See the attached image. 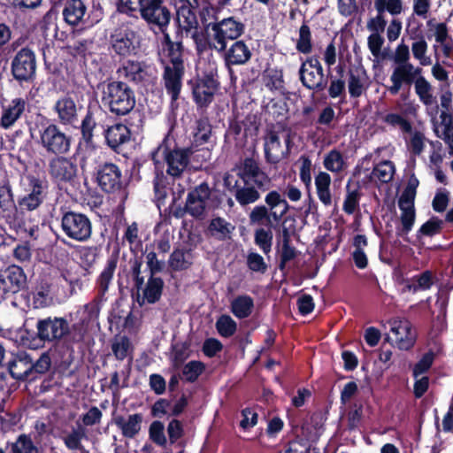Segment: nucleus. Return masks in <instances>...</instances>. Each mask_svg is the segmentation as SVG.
Instances as JSON below:
<instances>
[{
	"label": "nucleus",
	"instance_id": "f257e3e1",
	"mask_svg": "<svg viewBox=\"0 0 453 453\" xmlns=\"http://www.w3.org/2000/svg\"><path fill=\"white\" fill-rule=\"evenodd\" d=\"M165 66L164 84L172 100L179 97L181 88V80L184 73L183 47L180 42H174L168 34H164L162 50L159 54Z\"/></svg>",
	"mask_w": 453,
	"mask_h": 453
},
{
	"label": "nucleus",
	"instance_id": "f03ea898",
	"mask_svg": "<svg viewBox=\"0 0 453 453\" xmlns=\"http://www.w3.org/2000/svg\"><path fill=\"white\" fill-rule=\"evenodd\" d=\"M0 219L23 237H34L38 230L25 213L19 211L11 188L4 186H0Z\"/></svg>",
	"mask_w": 453,
	"mask_h": 453
},
{
	"label": "nucleus",
	"instance_id": "7ed1b4c3",
	"mask_svg": "<svg viewBox=\"0 0 453 453\" xmlns=\"http://www.w3.org/2000/svg\"><path fill=\"white\" fill-rule=\"evenodd\" d=\"M102 103L116 115L129 113L135 105V96L131 88L122 81H111L102 85Z\"/></svg>",
	"mask_w": 453,
	"mask_h": 453
},
{
	"label": "nucleus",
	"instance_id": "20e7f679",
	"mask_svg": "<svg viewBox=\"0 0 453 453\" xmlns=\"http://www.w3.org/2000/svg\"><path fill=\"white\" fill-rule=\"evenodd\" d=\"M191 149L168 150L165 142L160 144L152 154L156 173L163 174L166 166V173L173 178H178L187 169Z\"/></svg>",
	"mask_w": 453,
	"mask_h": 453
},
{
	"label": "nucleus",
	"instance_id": "39448f33",
	"mask_svg": "<svg viewBox=\"0 0 453 453\" xmlns=\"http://www.w3.org/2000/svg\"><path fill=\"white\" fill-rule=\"evenodd\" d=\"M244 31V25L233 17L223 19L210 25L209 43L219 52L225 51L227 41L235 40Z\"/></svg>",
	"mask_w": 453,
	"mask_h": 453
},
{
	"label": "nucleus",
	"instance_id": "423d86ee",
	"mask_svg": "<svg viewBox=\"0 0 453 453\" xmlns=\"http://www.w3.org/2000/svg\"><path fill=\"white\" fill-rule=\"evenodd\" d=\"M291 136L288 130H269L264 137L265 159L270 164H278L290 152Z\"/></svg>",
	"mask_w": 453,
	"mask_h": 453
},
{
	"label": "nucleus",
	"instance_id": "0eeeda50",
	"mask_svg": "<svg viewBox=\"0 0 453 453\" xmlns=\"http://www.w3.org/2000/svg\"><path fill=\"white\" fill-rule=\"evenodd\" d=\"M38 142L48 153L54 155L65 154L71 147L70 137L55 124L41 127Z\"/></svg>",
	"mask_w": 453,
	"mask_h": 453
},
{
	"label": "nucleus",
	"instance_id": "6e6552de",
	"mask_svg": "<svg viewBox=\"0 0 453 453\" xmlns=\"http://www.w3.org/2000/svg\"><path fill=\"white\" fill-rule=\"evenodd\" d=\"M141 12L142 18L163 34L168 27L172 13L163 0H144Z\"/></svg>",
	"mask_w": 453,
	"mask_h": 453
},
{
	"label": "nucleus",
	"instance_id": "1a4fd4ad",
	"mask_svg": "<svg viewBox=\"0 0 453 453\" xmlns=\"http://www.w3.org/2000/svg\"><path fill=\"white\" fill-rule=\"evenodd\" d=\"M61 226L69 238L78 242L87 241L92 233L90 220L81 213L66 212L62 218Z\"/></svg>",
	"mask_w": 453,
	"mask_h": 453
},
{
	"label": "nucleus",
	"instance_id": "9d476101",
	"mask_svg": "<svg viewBox=\"0 0 453 453\" xmlns=\"http://www.w3.org/2000/svg\"><path fill=\"white\" fill-rule=\"evenodd\" d=\"M27 183L25 194L18 199L19 211H32L36 210L43 202L46 196V184L35 176L27 178Z\"/></svg>",
	"mask_w": 453,
	"mask_h": 453
},
{
	"label": "nucleus",
	"instance_id": "9b49d317",
	"mask_svg": "<svg viewBox=\"0 0 453 453\" xmlns=\"http://www.w3.org/2000/svg\"><path fill=\"white\" fill-rule=\"evenodd\" d=\"M211 204V188L206 183H201L188 194L185 211L194 218L203 219Z\"/></svg>",
	"mask_w": 453,
	"mask_h": 453
},
{
	"label": "nucleus",
	"instance_id": "f8f14e48",
	"mask_svg": "<svg viewBox=\"0 0 453 453\" xmlns=\"http://www.w3.org/2000/svg\"><path fill=\"white\" fill-rule=\"evenodd\" d=\"M300 80L311 90H323L326 86L323 67L316 58H307L299 69Z\"/></svg>",
	"mask_w": 453,
	"mask_h": 453
},
{
	"label": "nucleus",
	"instance_id": "ddd939ff",
	"mask_svg": "<svg viewBox=\"0 0 453 453\" xmlns=\"http://www.w3.org/2000/svg\"><path fill=\"white\" fill-rule=\"evenodd\" d=\"M111 45L116 54L128 57L136 53L139 47L138 36L133 29L123 26L111 34Z\"/></svg>",
	"mask_w": 453,
	"mask_h": 453
},
{
	"label": "nucleus",
	"instance_id": "4468645a",
	"mask_svg": "<svg viewBox=\"0 0 453 453\" xmlns=\"http://www.w3.org/2000/svg\"><path fill=\"white\" fill-rule=\"evenodd\" d=\"M36 68L35 53L27 48L21 49L12 62L13 77L19 81H27L33 78Z\"/></svg>",
	"mask_w": 453,
	"mask_h": 453
},
{
	"label": "nucleus",
	"instance_id": "2eb2a0df",
	"mask_svg": "<svg viewBox=\"0 0 453 453\" xmlns=\"http://www.w3.org/2000/svg\"><path fill=\"white\" fill-rule=\"evenodd\" d=\"M390 333L395 346L403 350L410 349L415 343L416 334L411 322L405 319L394 318L388 320Z\"/></svg>",
	"mask_w": 453,
	"mask_h": 453
},
{
	"label": "nucleus",
	"instance_id": "dca6fc26",
	"mask_svg": "<svg viewBox=\"0 0 453 453\" xmlns=\"http://www.w3.org/2000/svg\"><path fill=\"white\" fill-rule=\"evenodd\" d=\"M37 334L41 340L52 342L69 333V324L63 318H47L37 322Z\"/></svg>",
	"mask_w": 453,
	"mask_h": 453
},
{
	"label": "nucleus",
	"instance_id": "f3484780",
	"mask_svg": "<svg viewBox=\"0 0 453 453\" xmlns=\"http://www.w3.org/2000/svg\"><path fill=\"white\" fill-rule=\"evenodd\" d=\"M422 69L413 65H395L389 77L391 85L388 90L391 95H396L403 85H411L421 74Z\"/></svg>",
	"mask_w": 453,
	"mask_h": 453
},
{
	"label": "nucleus",
	"instance_id": "a211bd4d",
	"mask_svg": "<svg viewBox=\"0 0 453 453\" xmlns=\"http://www.w3.org/2000/svg\"><path fill=\"white\" fill-rule=\"evenodd\" d=\"M214 68H211L210 73L199 78L193 88L194 98L200 106H204L211 103L218 88V81L214 77Z\"/></svg>",
	"mask_w": 453,
	"mask_h": 453
},
{
	"label": "nucleus",
	"instance_id": "6ab92c4d",
	"mask_svg": "<svg viewBox=\"0 0 453 453\" xmlns=\"http://www.w3.org/2000/svg\"><path fill=\"white\" fill-rule=\"evenodd\" d=\"M27 282V277L21 267L11 265L0 273V289L4 293H16Z\"/></svg>",
	"mask_w": 453,
	"mask_h": 453
},
{
	"label": "nucleus",
	"instance_id": "aec40b11",
	"mask_svg": "<svg viewBox=\"0 0 453 453\" xmlns=\"http://www.w3.org/2000/svg\"><path fill=\"white\" fill-rule=\"evenodd\" d=\"M193 7L182 5L177 11V23L182 36L191 37L197 42L200 35L198 32V21Z\"/></svg>",
	"mask_w": 453,
	"mask_h": 453
},
{
	"label": "nucleus",
	"instance_id": "412c9836",
	"mask_svg": "<svg viewBox=\"0 0 453 453\" xmlns=\"http://www.w3.org/2000/svg\"><path fill=\"white\" fill-rule=\"evenodd\" d=\"M50 174L56 181H71L76 175L77 166L71 159L58 157L50 161Z\"/></svg>",
	"mask_w": 453,
	"mask_h": 453
},
{
	"label": "nucleus",
	"instance_id": "4be33fe9",
	"mask_svg": "<svg viewBox=\"0 0 453 453\" xmlns=\"http://www.w3.org/2000/svg\"><path fill=\"white\" fill-rule=\"evenodd\" d=\"M398 206L401 211V226L397 228V234L403 236L411 231L415 222L416 213L414 201H411V196H401L398 201Z\"/></svg>",
	"mask_w": 453,
	"mask_h": 453
},
{
	"label": "nucleus",
	"instance_id": "5701e85b",
	"mask_svg": "<svg viewBox=\"0 0 453 453\" xmlns=\"http://www.w3.org/2000/svg\"><path fill=\"white\" fill-rule=\"evenodd\" d=\"M121 173L114 164H105L97 172V182L103 190L111 192L120 187Z\"/></svg>",
	"mask_w": 453,
	"mask_h": 453
},
{
	"label": "nucleus",
	"instance_id": "b1692460",
	"mask_svg": "<svg viewBox=\"0 0 453 453\" xmlns=\"http://www.w3.org/2000/svg\"><path fill=\"white\" fill-rule=\"evenodd\" d=\"M241 178L243 182H253L258 188H263L264 190L268 188L270 182L268 176L250 158L244 160Z\"/></svg>",
	"mask_w": 453,
	"mask_h": 453
},
{
	"label": "nucleus",
	"instance_id": "393cba45",
	"mask_svg": "<svg viewBox=\"0 0 453 453\" xmlns=\"http://www.w3.org/2000/svg\"><path fill=\"white\" fill-rule=\"evenodd\" d=\"M54 111L63 125H72L77 120L78 107L74 100L69 96L59 98L55 103Z\"/></svg>",
	"mask_w": 453,
	"mask_h": 453
},
{
	"label": "nucleus",
	"instance_id": "a878e982",
	"mask_svg": "<svg viewBox=\"0 0 453 453\" xmlns=\"http://www.w3.org/2000/svg\"><path fill=\"white\" fill-rule=\"evenodd\" d=\"M164 281L157 277H150L147 283L142 286L138 291V303L140 305L145 303H155L157 302L162 295Z\"/></svg>",
	"mask_w": 453,
	"mask_h": 453
},
{
	"label": "nucleus",
	"instance_id": "bb28decb",
	"mask_svg": "<svg viewBox=\"0 0 453 453\" xmlns=\"http://www.w3.org/2000/svg\"><path fill=\"white\" fill-rule=\"evenodd\" d=\"M113 420L124 437L134 438L142 429L143 417L141 413H134L127 417L117 416Z\"/></svg>",
	"mask_w": 453,
	"mask_h": 453
},
{
	"label": "nucleus",
	"instance_id": "cd10ccee",
	"mask_svg": "<svg viewBox=\"0 0 453 453\" xmlns=\"http://www.w3.org/2000/svg\"><path fill=\"white\" fill-rule=\"evenodd\" d=\"M86 13L87 6L82 0H69L63 10L64 19L73 27L84 24Z\"/></svg>",
	"mask_w": 453,
	"mask_h": 453
},
{
	"label": "nucleus",
	"instance_id": "c85d7f7f",
	"mask_svg": "<svg viewBox=\"0 0 453 453\" xmlns=\"http://www.w3.org/2000/svg\"><path fill=\"white\" fill-rule=\"evenodd\" d=\"M368 87V76L363 67H353L349 70L348 81L349 93L351 97H359Z\"/></svg>",
	"mask_w": 453,
	"mask_h": 453
},
{
	"label": "nucleus",
	"instance_id": "c756f323",
	"mask_svg": "<svg viewBox=\"0 0 453 453\" xmlns=\"http://www.w3.org/2000/svg\"><path fill=\"white\" fill-rule=\"evenodd\" d=\"M395 173V164L390 160H382L373 166L369 175L370 180L376 186L390 182Z\"/></svg>",
	"mask_w": 453,
	"mask_h": 453
},
{
	"label": "nucleus",
	"instance_id": "7c9ffc66",
	"mask_svg": "<svg viewBox=\"0 0 453 453\" xmlns=\"http://www.w3.org/2000/svg\"><path fill=\"white\" fill-rule=\"evenodd\" d=\"M316 194L319 200L325 207H330L333 204V195L331 192L332 179L329 173L319 172L315 176Z\"/></svg>",
	"mask_w": 453,
	"mask_h": 453
},
{
	"label": "nucleus",
	"instance_id": "2f4dec72",
	"mask_svg": "<svg viewBox=\"0 0 453 453\" xmlns=\"http://www.w3.org/2000/svg\"><path fill=\"white\" fill-rule=\"evenodd\" d=\"M104 136L107 144L115 150L120 145L129 142L131 133L126 125L118 123L109 127L105 130Z\"/></svg>",
	"mask_w": 453,
	"mask_h": 453
},
{
	"label": "nucleus",
	"instance_id": "473e14b6",
	"mask_svg": "<svg viewBox=\"0 0 453 453\" xmlns=\"http://www.w3.org/2000/svg\"><path fill=\"white\" fill-rule=\"evenodd\" d=\"M266 204L269 207V211L273 216V219L275 222L280 220V219L288 212L289 205L288 202L281 197L278 191H270L265 198Z\"/></svg>",
	"mask_w": 453,
	"mask_h": 453
},
{
	"label": "nucleus",
	"instance_id": "72a5a7b5",
	"mask_svg": "<svg viewBox=\"0 0 453 453\" xmlns=\"http://www.w3.org/2000/svg\"><path fill=\"white\" fill-rule=\"evenodd\" d=\"M250 57V50L243 41L235 42L226 52V61L231 65H243Z\"/></svg>",
	"mask_w": 453,
	"mask_h": 453
},
{
	"label": "nucleus",
	"instance_id": "f704fd0d",
	"mask_svg": "<svg viewBox=\"0 0 453 453\" xmlns=\"http://www.w3.org/2000/svg\"><path fill=\"white\" fill-rule=\"evenodd\" d=\"M415 93L419 101L426 107L436 104V97L434 95V88L430 82L421 74L414 81Z\"/></svg>",
	"mask_w": 453,
	"mask_h": 453
},
{
	"label": "nucleus",
	"instance_id": "c9c22d12",
	"mask_svg": "<svg viewBox=\"0 0 453 453\" xmlns=\"http://www.w3.org/2000/svg\"><path fill=\"white\" fill-rule=\"evenodd\" d=\"M258 189L253 182H243V185L236 187L234 197L242 206L254 203L260 198Z\"/></svg>",
	"mask_w": 453,
	"mask_h": 453
},
{
	"label": "nucleus",
	"instance_id": "e433bc0d",
	"mask_svg": "<svg viewBox=\"0 0 453 453\" xmlns=\"http://www.w3.org/2000/svg\"><path fill=\"white\" fill-rule=\"evenodd\" d=\"M26 103L21 98H15L3 111L0 124L4 128L12 127L21 116L25 110Z\"/></svg>",
	"mask_w": 453,
	"mask_h": 453
},
{
	"label": "nucleus",
	"instance_id": "4c0bfd02",
	"mask_svg": "<svg viewBox=\"0 0 453 453\" xmlns=\"http://www.w3.org/2000/svg\"><path fill=\"white\" fill-rule=\"evenodd\" d=\"M8 368L11 375L17 380L26 379L33 369V363L22 354L10 361Z\"/></svg>",
	"mask_w": 453,
	"mask_h": 453
},
{
	"label": "nucleus",
	"instance_id": "58836bf2",
	"mask_svg": "<svg viewBox=\"0 0 453 453\" xmlns=\"http://www.w3.org/2000/svg\"><path fill=\"white\" fill-rule=\"evenodd\" d=\"M323 165L333 173H341L347 169L348 163L342 153L334 149L325 155Z\"/></svg>",
	"mask_w": 453,
	"mask_h": 453
},
{
	"label": "nucleus",
	"instance_id": "ea45409f",
	"mask_svg": "<svg viewBox=\"0 0 453 453\" xmlns=\"http://www.w3.org/2000/svg\"><path fill=\"white\" fill-rule=\"evenodd\" d=\"M230 307L232 313L236 318L245 319L252 313L254 302L250 296L242 295L232 300Z\"/></svg>",
	"mask_w": 453,
	"mask_h": 453
},
{
	"label": "nucleus",
	"instance_id": "a19ab883",
	"mask_svg": "<svg viewBox=\"0 0 453 453\" xmlns=\"http://www.w3.org/2000/svg\"><path fill=\"white\" fill-rule=\"evenodd\" d=\"M87 439V429L80 424L73 427L72 431L65 434L63 437L65 446L70 450H81L83 446L81 441Z\"/></svg>",
	"mask_w": 453,
	"mask_h": 453
},
{
	"label": "nucleus",
	"instance_id": "79ce46f5",
	"mask_svg": "<svg viewBox=\"0 0 453 453\" xmlns=\"http://www.w3.org/2000/svg\"><path fill=\"white\" fill-rule=\"evenodd\" d=\"M374 8L378 13H388L394 18L404 11L403 0H374Z\"/></svg>",
	"mask_w": 453,
	"mask_h": 453
},
{
	"label": "nucleus",
	"instance_id": "37998d69",
	"mask_svg": "<svg viewBox=\"0 0 453 453\" xmlns=\"http://www.w3.org/2000/svg\"><path fill=\"white\" fill-rule=\"evenodd\" d=\"M234 226L222 218L212 219L209 225V231L218 239L224 240L230 236Z\"/></svg>",
	"mask_w": 453,
	"mask_h": 453
},
{
	"label": "nucleus",
	"instance_id": "c03bdc74",
	"mask_svg": "<svg viewBox=\"0 0 453 453\" xmlns=\"http://www.w3.org/2000/svg\"><path fill=\"white\" fill-rule=\"evenodd\" d=\"M12 453H39L30 436L20 434L15 441L9 444Z\"/></svg>",
	"mask_w": 453,
	"mask_h": 453
},
{
	"label": "nucleus",
	"instance_id": "a18cd8bd",
	"mask_svg": "<svg viewBox=\"0 0 453 453\" xmlns=\"http://www.w3.org/2000/svg\"><path fill=\"white\" fill-rule=\"evenodd\" d=\"M111 350L118 360H124L132 352V344L126 336H116L111 342Z\"/></svg>",
	"mask_w": 453,
	"mask_h": 453
},
{
	"label": "nucleus",
	"instance_id": "49530a36",
	"mask_svg": "<svg viewBox=\"0 0 453 453\" xmlns=\"http://www.w3.org/2000/svg\"><path fill=\"white\" fill-rule=\"evenodd\" d=\"M117 268V258L108 259L106 265L100 273L97 282L102 294H104L108 288L111 281L112 280L114 272Z\"/></svg>",
	"mask_w": 453,
	"mask_h": 453
},
{
	"label": "nucleus",
	"instance_id": "de8ad7c7",
	"mask_svg": "<svg viewBox=\"0 0 453 453\" xmlns=\"http://www.w3.org/2000/svg\"><path fill=\"white\" fill-rule=\"evenodd\" d=\"M434 284V276L432 272L425 271L421 274L411 279V282L407 286L410 291L418 292L428 290Z\"/></svg>",
	"mask_w": 453,
	"mask_h": 453
},
{
	"label": "nucleus",
	"instance_id": "09e8293b",
	"mask_svg": "<svg viewBox=\"0 0 453 453\" xmlns=\"http://www.w3.org/2000/svg\"><path fill=\"white\" fill-rule=\"evenodd\" d=\"M427 42L426 40L421 37L418 40L415 41L411 44V52L413 58L418 61L420 65L427 66L432 64V59L429 56H427Z\"/></svg>",
	"mask_w": 453,
	"mask_h": 453
},
{
	"label": "nucleus",
	"instance_id": "8fccbe9b",
	"mask_svg": "<svg viewBox=\"0 0 453 453\" xmlns=\"http://www.w3.org/2000/svg\"><path fill=\"white\" fill-rule=\"evenodd\" d=\"M98 250L96 247L84 246L77 250V257L82 268L88 270L96 261Z\"/></svg>",
	"mask_w": 453,
	"mask_h": 453
},
{
	"label": "nucleus",
	"instance_id": "3c124183",
	"mask_svg": "<svg viewBox=\"0 0 453 453\" xmlns=\"http://www.w3.org/2000/svg\"><path fill=\"white\" fill-rule=\"evenodd\" d=\"M429 31L432 32V35L434 37L436 44L443 42L451 37L449 35L448 26L444 22H435L434 19H430L426 23Z\"/></svg>",
	"mask_w": 453,
	"mask_h": 453
},
{
	"label": "nucleus",
	"instance_id": "603ef678",
	"mask_svg": "<svg viewBox=\"0 0 453 453\" xmlns=\"http://www.w3.org/2000/svg\"><path fill=\"white\" fill-rule=\"evenodd\" d=\"M216 328L221 336L230 337L235 333L237 324L229 315H222L216 322Z\"/></svg>",
	"mask_w": 453,
	"mask_h": 453
},
{
	"label": "nucleus",
	"instance_id": "864d4df0",
	"mask_svg": "<svg viewBox=\"0 0 453 453\" xmlns=\"http://www.w3.org/2000/svg\"><path fill=\"white\" fill-rule=\"evenodd\" d=\"M249 218L250 224L269 225L273 220L271 211H269L268 208L264 205L254 207L250 211Z\"/></svg>",
	"mask_w": 453,
	"mask_h": 453
},
{
	"label": "nucleus",
	"instance_id": "5fc2aeb1",
	"mask_svg": "<svg viewBox=\"0 0 453 453\" xmlns=\"http://www.w3.org/2000/svg\"><path fill=\"white\" fill-rule=\"evenodd\" d=\"M99 314V306L96 301L84 305L78 311L77 315L79 319L89 325L91 322L96 321Z\"/></svg>",
	"mask_w": 453,
	"mask_h": 453
},
{
	"label": "nucleus",
	"instance_id": "6e6d98bb",
	"mask_svg": "<svg viewBox=\"0 0 453 453\" xmlns=\"http://www.w3.org/2000/svg\"><path fill=\"white\" fill-rule=\"evenodd\" d=\"M296 49L298 51L304 54L311 51V34L310 27L306 24H303L299 29Z\"/></svg>",
	"mask_w": 453,
	"mask_h": 453
},
{
	"label": "nucleus",
	"instance_id": "4d7b16f0",
	"mask_svg": "<svg viewBox=\"0 0 453 453\" xmlns=\"http://www.w3.org/2000/svg\"><path fill=\"white\" fill-rule=\"evenodd\" d=\"M255 243L265 254H268L272 249L273 233L270 230L259 228L255 232Z\"/></svg>",
	"mask_w": 453,
	"mask_h": 453
},
{
	"label": "nucleus",
	"instance_id": "13d9d810",
	"mask_svg": "<svg viewBox=\"0 0 453 453\" xmlns=\"http://www.w3.org/2000/svg\"><path fill=\"white\" fill-rule=\"evenodd\" d=\"M124 75L130 81L139 82L144 78V71L138 62L128 61L123 66Z\"/></svg>",
	"mask_w": 453,
	"mask_h": 453
},
{
	"label": "nucleus",
	"instance_id": "bf43d9fd",
	"mask_svg": "<svg viewBox=\"0 0 453 453\" xmlns=\"http://www.w3.org/2000/svg\"><path fill=\"white\" fill-rule=\"evenodd\" d=\"M165 426L160 421H153L149 429L150 439L159 446H165L166 438L165 435Z\"/></svg>",
	"mask_w": 453,
	"mask_h": 453
},
{
	"label": "nucleus",
	"instance_id": "052dcab7",
	"mask_svg": "<svg viewBox=\"0 0 453 453\" xmlns=\"http://www.w3.org/2000/svg\"><path fill=\"white\" fill-rule=\"evenodd\" d=\"M204 365L199 361H190L183 367L182 373L188 381H195L203 372Z\"/></svg>",
	"mask_w": 453,
	"mask_h": 453
},
{
	"label": "nucleus",
	"instance_id": "680f3d73",
	"mask_svg": "<svg viewBox=\"0 0 453 453\" xmlns=\"http://www.w3.org/2000/svg\"><path fill=\"white\" fill-rule=\"evenodd\" d=\"M449 202V193L444 188L436 191L432 201V207L436 212H443L447 209Z\"/></svg>",
	"mask_w": 453,
	"mask_h": 453
},
{
	"label": "nucleus",
	"instance_id": "e2e57ef3",
	"mask_svg": "<svg viewBox=\"0 0 453 453\" xmlns=\"http://www.w3.org/2000/svg\"><path fill=\"white\" fill-rule=\"evenodd\" d=\"M441 122L444 126L443 130L440 134L439 131H436L437 136L442 139L447 144L453 143V131H452V121L450 115H448L445 112L441 114Z\"/></svg>",
	"mask_w": 453,
	"mask_h": 453
},
{
	"label": "nucleus",
	"instance_id": "0e129e2a",
	"mask_svg": "<svg viewBox=\"0 0 453 453\" xmlns=\"http://www.w3.org/2000/svg\"><path fill=\"white\" fill-rule=\"evenodd\" d=\"M410 49L409 46L403 42L399 43L393 55V61L395 65H412L410 62Z\"/></svg>",
	"mask_w": 453,
	"mask_h": 453
},
{
	"label": "nucleus",
	"instance_id": "69168bd1",
	"mask_svg": "<svg viewBox=\"0 0 453 453\" xmlns=\"http://www.w3.org/2000/svg\"><path fill=\"white\" fill-rule=\"evenodd\" d=\"M384 122L389 126L399 127L403 132L409 133L411 130V124L398 113H388L384 117Z\"/></svg>",
	"mask_w": 453,
	"mask_h": 453
},
{
	"label": "nucleus",
	"instance_id": "338daca9",
	"mask_svg": "<svg viewBox=\"0 0 453 453\" xmlns=\"http://www.w3.org/2000/svg\"><path fill=\"white\" fill-rule=\"evenodd\" d=\"M367 43L372 55L375 58H383V56L381 55V48L384 43V38L380 35L372 33L368 37Z\"/></svg>",
	"mask_w": 453,
	"mask_h": 453
},
{
	"label": "nucleus",
	"instance_id": "774afa93",
	"mask_svg": "<svg viewBox=\"0 0 453 453\" xmlns=\"http://www.w3.org/2000/svg\"><path fill=\"white\" fill-rule=\"evenodd\" d=\"M412 1V15L422 19L428 18L432 6L431 0H411Z\"/></svg>",
	"mask_w": 453,
	"mask_h": 453
}]
</instances>
